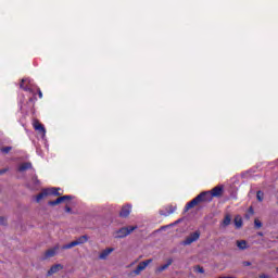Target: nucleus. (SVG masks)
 Masks as SVG:
<instances>
[{
	"instance_id": "obj_1",
	"label": "nucleus",
	"mask_w": 278,
	"mask_h": 278,
	"mask_svg": "<svg viewBox=\"0 0 278 278\" xmlns=\"http://www.w3.org/2000/svg\"><path fill=\"white\" fill-rule=\"evenodd\" d=\"M20 88L22 90H25V92H30L33 94L31 98L28 99L27 104L30 106V112L34 110V103H36V90H38V87L34 85V81L29 78H23L22 83L20 84Z\"/></svg>"
},
{
	"instance_id": "obj_2",
	"label": "nucleus",
	"mask_w": 278,
	"mask_h": 278,
	"mask_svg": "<svg viewBox=\"0 0 278 278\" xmlns=\"http://www.w3.org/2000/svg\"><path fill=\"white\" fill-rule=\"evenodd\" d=\"M88 235L78 237L76 240L63 245V249H73V247H79V244H86L88 242Z\"/></svg>"
},
{
	"instance_id": "obj_3",
	"label": "nucleus",
	"mask_w": 278,
	"mask_h": 278,
	"mask_svg": "<svg viewBox=\"0 0 278 278\" xmlns=\"http://www.w3.org/2000/svg\"><path fill=\"white\" fill-rule=\"evenodd\" d=\"M136 226L123 227L115 232V238H127V236L132 231H136Z\"/></svg>"
},
{
	"instance_id": "obj_4",
	"label": "nucleus",
	"mask_w": 278,
	"mask_h": 278,
	"mask_svg": "<svg viewBox=\"0 0 278 278\" xmlns=\"http://www.w3.org/2000/svg\"><path fill=\"white\" fill-rule=\"evenodd\" d=\"M201 238V232L199 230H195L194 232H191L190 236H188L184 241V247H189V244H192V242H197Z\"/></svg>"
},
{
	"instance_id": "obj_5",
	"label": "nucleus",
	"mask_w": 278,
	"mask_h": 278,
	"mask_svg": "<svg viewBox=\"0 0 278 278\" xmlns=\"http://www.w3.org/2000/svg\"><path fill=\"white\" fill-rule=\"evenodd\" d=\"M201 238V232L199 230H195L194 232H191L190 236H188L184 241V247H189V244H192V242H197Z\"/></svg>"
},
{
	"instance_id": "obj_6",
	"label": "nucleus",
	"mask_w": 278,
	"mask_h": 278,
	"mask_svg": "<svg viewBox=\"0 0 278 278\" xmlns=\"http://www.w3.org/2000/svg\"><path fill=\"white\" fill-rule=\"evenodd\" d=\"M198 195L200 197L201 203H212V200L214 199L212 191H203Z\"/></svg>"
},
{
	"instance_id": "obj_7",
	"label": "nucleus",
	"mask_w": 278,
	"mask_h": 278,
	"mask_svg": "<svg viewBox=\"0 0 278 278\" xmlns=\"http://www.w3.org/2000/svg\"><path fill=\"white\" fill-rule=\"evenodd\" d=\"M33 127H34L35 131H38V134L41 135L42 138H45V136H47V129L45 128V125L40 124V122L35 121L33 123Z\"/></svg>"
},
{
	"instance_id": "obj_8",
	"label": "nucleus",
	"mask_w": 278,
	"mask_h": 278,
	"mask_svg": "<svg viewBox=\"0 0 278 278\" xmlns=\"http://www.w3.org/2000/svg\"><path fill=\"white\" fill-rule=\"evenodd\" d=\"M72 199H73V195H62L54 201H49L48 205H51V206L60 205V203H64V201H71Z\"/></svg>"
},
{
	"instance_id": "obj_9",
	"label": "nucleus",
	"mask_w": 278,
	"mask_h": 278,
	"mask_svg": "<svg viewBox=\"0 0 278 278\" xmlns=\"http://www.w3.org/2000/svg\"><path fill=\"white\" fill-rule=\"evenodd\" d=\"M152 262H153V260L149 258V260H146V261L139 263L137 268L134 270V274L140 275V271L144 270V268H147V266H149V264H151Z\"/></svg>"
},
{
	"instance_id": "obj_10",
	"label": "nucleus",
	"mask_w": 278,
	"mask_h": 278,
	"mask_svg": "<svg viewBox=\"0 0 278 278\" xmlns=\"http://www.w3.org/2000/svg\"><path fill=\"white\" fill-rule=\"evenodd\" d=\"M199 203H201V197L197 195L193 200L186 204L185 212H188V210H192V207L199 205Z\"/></svg>"
},
{
	"instance_id": "obj_11",
	"label": "nucleus",
	"mask_w": 278,
	"mask_h": 278,
	"mask_svg": "<svg viewBox=\"0 0 278 278\" xmlns=\"http://www.w3.org/2000/svg\"><path fill=\"white\" fill-rule=\"evenodd\" d=\"M131 214V204H126L122 207V211L119 212L121 218H127Z\"/></svg>"
},
{
	"instance_id": "obj_12",
	"label": "nucleus",
	"mask_w": 278,
	"mask_h": 278,
	"mask_svg": "<svg viewBox=\"0 0 278 278\" xmlns=\"http://www.w3.org/2000/svg\"><path fill=\"white\" fill-rule=\"evenodd\" d=\"M64 266L62 264H55L48 270V277H51V275H55V273H60Z\"/></svg>"
},
{
	"instance_id": "obj_13",
	"label": "nucleus",
	"mask_w": 278,
	"mask_h": 278,
	"mask_svg": "<svg viewBox=\"0 0 278 278\" xmlns=\"http://www.w3.org/2000/svg\"><path fill=\"white\" fill-rule=\"evenodd\" d=\"M114 251V248H109V249H105L103 250L100 255H99V258L100 260H108V256Z\"/></svg>"
},
{
	"instance_id": "obj_14",
	"label": "nucleus",
	"mask_w": 278,
	"mask_h": 278,
	"mask_svg": "<svg viewBox=\"0 0 278 278\" xmlns=\"http://www.w3.org/2000/svg\"><path fill=\"white\" fill-rule=\"evenodd\" d=\"M48 192V195L51 194L52 197H62V193H60V188H50V189H46Z\"/></svg>"
},
{
	"instance_id": "obj_15",
	"label": "nucleus",
	"mask_w": 278,
	"mask_h": 278,
	"mask_svg": "<svg viewBox=\"0 0 278 278\" xmlns=\"http://www.w3.org/2000/svg\"><path fill=\"white\" fill-rule=\"evenodd\" d=\"M237 247L240 251H245V249H249V243L245 240H238Z\"/></svg>"
},
{
	"instance_id": "obj_16",
	"label": "nucleus",
	"mask_w": 278,
	"mask_h": 278,
	"mask_svg": "<svg viewBox=\"0 0 278 278\" xmlns=\"http://www.w3.org/2000/svg\"><path fill=\"white\" fill-rule=\"evenodd\" d=\"M29 168H31V163L26 162V163H23L22 165H20L17 170L20 173H25V170H29Z\"/></svg>"
},
{
	"instance_id": "obj_17",
	"label": "nucleus",
	"mask_w": 278,
	"mask_h": 278,
	"mask_svg": "<svg viewBox=\"0 0 278 278\" xmlns=\"http://www.w3.org/2000/svg\"><path fill=\"white\" fill-rule=\"evenodd\" d=\"M223 194V187H215L211 191V195L214 197H220Z\"/></svg>"
},
{
	"instance_id": "obj_18",
	"label": "nucleus",
	"mask_w": 278,
	"mask_h": 278,
	"mask_svg": "<svg viewBox=\"0 0 278 278\" xmlns=\"http://www.w3.org/2000/svg\"><path fill=\"white\" fill-rule=\"evenodd\" d=\"M177 210V206L170 205L167 210V212H162L161 211V216H170V214H175V211Z\"/></svg>"
},
{
	"instance_id": "obj_19",
	"label": "nucleus",
	"mask_w": 278,
	"mask_h": 278,
	"mask_svg": "<svg viewBox=\"0 0 278 278\" xmlns=\"http://www.w3.org/2000/svg\"><path fill=\"white\" fill-rule=\"evenodd\" d=\"M45 197H49V192L45 189L41 193L37 194L36 201L40 203Z\"/></svg>"
},
{
	"instance_id": "obj_20",
	"label": "nucleus",
	"mask_w": 278,
	"mask_h": 278,
	"mask_svg": "<svg viewBox=\"0 0 278 278\" xmlns=\"http://www.w3.org/2000/svg\"><path fill=\"white\" fill-rule=\"evenodd\" d=\"M229 225H231V216L226 215L222 223V227H229Z\"/></svg>"
},
{
	"instance_id": "obj_21",
	"label": "nucleus",
	"mask_w": 278,
	"mask_h": 278,
	"mask_svg": "<svg viewBox=\"0 0 278 278\" xmlns=\"http://www.w3.org/2000/svg\"><path fill=\"white\" fill-rule=\"evenodd\" d=\"M170 264H173L172 258H169L166 264L160 266V267L157 268V271H159V273H163V270H166V268H168V266H170Z\"/></svg>"
},
{
	"instance_id": "obj_22",
	"label": "nucleus",
	"mask_w": 278,
	"mask_h": 278,
	"mask_svg": "<svg viewBox=\"0 0 278 278\" xmlns=\"http://www.w3.org/2000/svg\"><path fill=\"white\" fill-rule=\"evenodd\" d=\"M58 253V248L50 249L46 252V257H53Z\"/></svg>"
},
{
	"instance_id": "obj_23",
	"label": "nucleus",
	"mask_w": 278,
	"mask_h": 278,
	"mask_svg": "<svg viewBox=\"0 0 278 278\" xmlns=\"http://www.w3.org/2000/svg\"><path fill=\"white\" fill-rule=\"evenodd\" d=\"M235 226L237 227V229H240V227H242V218L236 217L235 218Z\"/></svg>"
},
{
	"instance_id": "obj_24",
	"label": "nucleus",
	"mask_w": 278,
	"mask_h": 278,
	"mask_svg": "<svg viewBox=\"0 0 278 278\" xmlns=\"http://www.w3.org/2000/svg\"><path fill=\"white\" fill-rule=\"evenodd\" d=\"M1 153H3L4 155H8V153H10L12 151V147H4L0 149Z\"/></svg>"
},
{
	"instance_id": "obj_25",
	"label": "nucleus",
	"mask_w": 278,
	"mask_h": 278,
	"mask_svg": "<svg viewBox=\"0 0 278 278\" xmlns=\"http://www.w3.org/2000/svg\"><path fill=\"white\" fill-rule=\"evenodd\" d=\"M256 199L260 201V203H262V201H264V193L262 191H257Z\"/></svg>"
},
{
	"instance_id": "obj_26",
	"label": "nucleus",
	"mask_w": 278,
	"mask_h": 278,
	"mask_svg": "<svg viewBox=\"0 0 278 278\" xmlns=\"http://www.w3.org/2000/svg\"><path fill=\"white\" fill-rule=\"evenodd\" d=\"M194 270H195V273H200V274L205 273V269H204L203 267H201V266H197V267L194 268Z\"/></svg>"
},
{
	"instance_id": "obj_27",
	"label": "nucleus",
	"mask_w": 278,
	"mask_h": 278,
	"mask_svg": "<svg viewBox=\"0 0 278 278\" xmlns=\"http://www.w3.org/2000/svg\"><path fill=\"white\" fill-rule=\"evenodd\" d=\"M254 225H255L256 229H260L262 227V222H260V219H255Z\"/></svg>"
},
{
	"instance_id": "obj_28",
	"label": "nucleus",
	"mask_w": 278,
	"mask_h": 278,
	"mask_svg": "<svg viewBox=\"0 0 278 278\" xmlns=\"http://www.w3.org/2000/svg\"><path fill=\"white\" fill-rule=\"evenodd\" d=\"M33 181H35L36 186H38V185L40 184V180H38V177H37V176H35V177L33 178Z\"/></svg>"
},
{
	"instance_id": "obj_29",
	"label": "nucleus",
	"mask_w": 278,
	"mask_h": 278,
	"mask_svg": "<svg viewBox=\"0 0 278 278\" xmlns=\"http://www.w3.org/2000/svg\"><path fill=\"white\" fill-rule=\"evenodd\" d=\"M37 91H38L39 99H42V91L40 90V88H37Z\"/></svg>"
},
{
	"instance_id": "obj_30",
	"label": "nucleus",
	"mask_w": 278,
	"mask_h": 278,
	"mask_svg": "<svg viewBox=\"0 0 278 278\" xmlns=\"http://www.w3.org/2000/svg\"><path fill=\"white\" fill-rule=\"evenodd\" d=\"M0 225H5V217H0Z\"/></svg>"
},
{
	"instance_id": "obj_31",
	"label": "nucleus",
	"mask_w": 278,
	"mask_h": 278,
	"mask_svg": "<svg viewBox=\"0 0 278 278\" xmlns=\"http://www.w3.org/2000/svg\"><path fill=\"white\" fill-rule=\"evenodd\" d=\"M260 278H270V276L266 275V274H262V275H260Z\"/></svg>"
},
{
	"instance_id": "obj_32",
	"label": "nucleus",
	"mask_w": 278,
	"mask_h": 278,
	"mask_svg": "<svg viewBox=\"0 0 278 278\" xmlns=\"http://www.w3.org/2000/svg\"><path fill=\"white\" fill-rule=\"evenodd\" d=\"M243 266H251V262L249 261L243 262Z\"/></svg>"
},
{
	"instance_id": "obj_33",
	"label": "nucleus",
	"mask_w": 278,
	"mask_h": 278,
	"mask_svg": "<svg viewBox=\"0 0 278 278\" xmlns=\"http://www.w3.org/2000/svg\"><path fill=\"white\" fill-rule=\"evenodd\" d=\"M7 172H8V169H1L0 175H4V173H7Z\"/></svg>"
},
{
	"instance_id": "obj_34",
	"label": "nucleus",
	"mask_w": 278,
	"mask_h": 278,
	"mask_svg": "<svg viewBox=\"0 0 278 278\" xmlns=\"http://www.w3.org/2000/svg\"><path fill=\"white\" fill-rule=\"evenodd\" d=\"M71 210H72L71 206H65V212L68 213V212H71Z\"/></svg>"
},
{
	"instance_id": "obj_35",
	"label": "nucleus",
	"mask_w": 278,
	"mask_h": 278,
	"mask_svg": "<svg viewBox=\"0 0 278 278\" xmlns=\"http://www.w3.org/2000/svg\"><path fill=\"white\" fill-rule=\"evenodd\" d=\"M276 273H278V267L276 268Z\"/></svg>"
}]
</instances>
